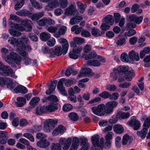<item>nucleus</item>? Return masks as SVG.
<instances>
[{
    "label": "nucleus",
    "instance_id": "1",
    "mask_svg": "<svg viewBox=\"0 0 150 150\" xmlns=\"http://www.w3.org/2000/svg\"><path fill=\"white\" fill-rule=\"evenodd\" d=\"M125 74L124 78L120 76L118 78L119 82H122L124 81L125 79L128 81H131L132 79V76L134 73L132 71L129 70V69L127 67H120L117 69L113 70V72L110 74V76L115 80H116L118 75L120 74Z\"/></svg>",
    "mask_w": 150,
    "mask_h": 150
},
{
    "label": "nucleus",
    "instance_id": "2",
    "mask_svg": "<svg viewBox=\"0 0 150 150\" xmlns=\"http://www.w3.org/2000/svg\"><path fill=\"white\" fill-rule=\"evenodd\" d=\"M59 142L61 144L63 150H77L79 145V141L77 137H74L72 140L71 138L69 137L67 139L61 138Z\"/></svg>",
    "mask_w": 150,
    "mask_h": 150
},
{
    "label": "nucleus",
    "instance_id": "3",
    "mask_svg": "<svg viewBox=\"0 0 150 150\" xmlns=\"http://www.w3.org/2000/svg\"><path fill=\"white\" fill-rule=\"evenodd\" d=\"M58 42L62 44V49L61 47L57 46L55 47L54 49L51 48L50 50V57L53 58L55 55L59 56L62 54L65 55L67 53L69 47L67 40L64 38H61L58 39Z\"/></svg>",
    "mask_w": 150,
    "mask_h": 150
},
{
    "label": "nucleus",
    "instance_id": "4",
    "mask_svg": "<svg viewBox=\"0 0 150 150\" xmlns=\"http://www.w3.org/2000/svg\"><path fill=\"white\" fill-rule=\"evenodd\" d=\"M111 108L105 104H101L97 106H94L91 108V110L93 114L100 116H104L105 114H110L113 110Z\"/></svg>",
    "mask_w": 150,
    "mask_h": 150
},
{
    "label": "nucleus",
    "instance_id": "5",
    "mask_svg": "<svg viewBox=\"0 0 150 150\" xmlns=\"http://www.w3.org/2000/svg\"><path fill=\"white\" fill-rule=\"evenodd\" d=\"M91 142L95 150H100L103 146L104 139L103 137H100L98 135H95L91 138Z\"/></svg>",
    "mask_w": 150,
    "mask_h": 150
},
{
    "label": "nucleus",
    "instance_id": "6",
    "mask_svg": "<svg viewBox=\"0 0 150 150\" xmlns=\"http://www.w3.org/2000/svg\"><path fill=\"white\" fill-rule=\"evenodd\" d=\"M10 59V60L13 61L17 64L20 65L21 64L22 58L18 54L15 52H11L9 55H8L6 57L4 58V59Z\"/></svg>",
    "mask_w": 150,
    "mask_h": 150
},
{
    "label": "nucleus",
    "instance_id": "7",
    "mask_svg": "<svg viewBox=\"0 0 150 150\" xmlns=\"http://www.w3.org/2000/svg\"><path fill=\"white\" fill-rule=\"evenodd\" d=\"M13 70L10 67L5 66L0 62V75L5 76H8L12 72Z\"/></svg>",
    "mask_w": 150,
    "mask_h": 150
},
{
    "label": "nucleus",
    "instance_id": "8",
    "mask_svg": "<svg viewBox=\"0 0 150 150\" xmlns=\"http://www.w3.org/2000/svg\"><path fill=\"white\" fill-rule=\"evenodd\" d=\"M20 50V49L18 48V52L23 57V59L25 64L26 65L29 64L31 62V59L28 57V53L25 51H23Z\"/></svg>",
    "mask_w": 150,
    "mask_h": 150
},
{
    "label": "nucleus",
    "instance_id": "9",
    "mask_svg": "<svg viewBox=\"0 0 150 150\" xmlns=\"http://www.w3.org/2000/svg\"><path fill=\"white\" fill-rule=\"evenodd\" d=\"M50 2L45 7V10L46 11H51L56 8L59 4L58 0H49Z\"/></svg>",
    "mask_w": 150,
    "mask_h": 150
},
{
    "label": "nucleus",
    "instance_id": "10",
    "mask_svg": "<svg viewBox=\"0 0 150 150\" xmlns=\"http://www.w3.org/2000/svg\"><path fill=\"white\" fill-rule=\"evenodd\" d=\"M57 30H58V32L54 34V36L57 38H58L61 35L65 34L67 31V27L65 26H62L60 24H58L57 25Z\"/></svg>",
    "mask_w": 150,
    "mask_h": 150
},
{
    "label": "nucleus",
    "instance_id": "11",
    "mask_svg": "<svg viewBox=\"0 0 150 150\" xmlns=\"http://www.w3.org/2000/svg\"><path fill=\"white\" fill-rule=\"evenodd\" d=\"M65 129V127L60 125L53 131L52 134L54 136H57L59 134H62L64 133Z\"/></svg>",
    "mask_w": 150,
    "mask_h": 150
},
{
    "label": "nucleus",
    "instance_id": "12",
    "mask_svg": "<svg viewBox=\"0 0 150 150\" xmlns=\"http://www.w3.org/2000/svg\"><path fill=\"white\" fill-rule=\"evenodd\" d=\"M65 13L68 16L72 15L74 16L78 15L79 12L73 5H71L66 9Z\"/></svg>",
    "mask_w": 150,
    "mask_h": 150
},
{
    "label": "nucleus",
    "instance_id": "13",
    "mask_svg": "<svg viewBox=\"0 0 150 150\" xmlns=\"http://www.w3.org/2000/svg\"><path fill=\"white\" fill-rule=\"evenodd\" d=\"M129 125L130 126L133 127L134 130H137L140 127L139 122L136 119V117H135L132 118L131 120L129 122Z\"/></svg>",
    "mask_w": 150,
    "mask_h": 150
},
{
    "label": "nucleus",
    "instance_id": "14",
    "mask_svg": "<svg viewBox=\"0 0 150 150\" xmlns=\"http://www.w3.org/2000/svg\"><path fill=\"white\" fill-rule=\"evenodd\" d=\"M51 84L49 86V89L46 92V94L48 95L54 93V90L57 83V81L55 80L53 81H51Z\"/></svg>",
    "mask_w": 150,
    "mask_h": 150
},
{
    "label": "nucleus",
    "instance_id": "15",
    "mask_svg": "<svg viewBox=\"0 0 150 150\" xmlns=\"http://www.w3.org/2000/svg\"><path fill=\"white\" fill-rule=\"evenodd\" d=\"M128 56L130 59L136 61L139 60V53L136 52L134 50H132L129 52Z\"/></svg>",
    "mask_w": 150,
    "mask_h": 150
},
{
    "label": "nucleus",
    "instance_id": "16",
    "mask_svg": "<svg viewBox=\"0 0 150 150\" xmlns=\"http://www.w3.org/2000/svg\"><path fill=\"white\" fill-rule=\"evenodd\" d=\"M81 145L82 147L80 150H88L90 146L88 140L86 138H82L81 139Z\"/></svg>",
    "mask_w": 150,
    "mask_h": 150
},
{
    "label": "nucleus",
    "instance_id": "17",
    "mask_svg": "<svg viewBox=\"0 0 150 150\" xmlns=\"http://www.w3.org/2000/svg\"><path fill=\"white\" fill-rule=\"evenodd\" d=\"M44 14V12L43 11H41L30 15L29 16V18H30L33 21H36L43 16Z\"/></svg>",
    "mask_w": 150,
    "mask_h": 150
},
{
    "label": "nucleus",
    "instance_id": "18",
    "mask_svg": "<svg viewBox=\"0 0 150 150\" xmlns=\"http://www.w3.org/2000/svg\"><path fill=\"white\" fill-rule=\"evenodd\" d=\"M21 23L27 28L28 31H31L32 29L31 24L33 23L31 21L28 19H26L21 21Z\"/></svg>",
    "mask_w": 150,
    "mask_h": 150
},
{
    "label": "nucleus",
    "instance_id": "19",
    "mask_svg": "<svg viewBox=\"0 0 150 150\" xmlns=\"http://www.w3.org/2000/svg\"><path fill=\"white\" fill-rule=\"evenodd\" d=\"M64 81V79L61 80L58 82L57 88L60 91V93L64 95H66L67 94V92L65 89L63 85V83L62 81Z\"/></svg>",
    "mask_w": 150,
    "mask_h": 150
},
{
    "label": "nucleus",
    "instance_id": "20",
    "mask_svg": "<svg viewBox=\"0 0 150 150\" xmlns=\"http://www.w3.org/2000/svg\"><path fill=\"white\" fill-rule=\"evenodd\" d=\"M133 140V139L132 137H130L128 134H126L123 137L122 144L124 145L127 144L129 145L131 144Z\"/></svg>",
    "mask_w": 150,
    "mask_h": 150
},
{
    "label": "nucleus",
    "instance_id": "21",
    "mask_svg": "<svg viewBox=\"0 0 150 150\" xmlns=\"http://www.w3.org/2000/svg\"><path fill=\"white\" fill-rule=\"evenodd\" d=\"M9 25L10 28L13 29H14L21 31H23L24 30V28L22 27L21 25L15 24L12 21L9 22Z\"/></svg>",
    "mask_w": 150,
    "mask_h": 150
},
{
    "label": "nucleus",
    "instance_id": "22",
    "mask_svg": "<svg viewBox=\"0 0 150 150\" xmlns=\"http://www.w3.org/2000/svg\"><path fill=\"white\" fill-rule=\"evenodd\" d=\"M92 70L89 68L85 67L84 68H82L80 71V73L78 75V76L79 77H81L82 74H86L88 76H91V73H92Z\"/></svg>",
    "mask_w": 150,
    "mask_h": 150
},
{
    "label": "nucleus",
    "instance_id": "23",
    "mask_svg": "<svg viewBox=\"0 0 150 150\" xmlns=\"http://www.w3.org/2000/svg\"><path fill=\"white\" fill-rule=\"evenodd\" d=\"M14 91L16 93H20L23 94H25L27 92L28 90L24 86L19 85L14 89Z\"/></svg>",
    "mask_w": 150,
    "mask_h": 150
},
{
    "label": "nucleus",
    "instance_id": "24",
    "mask_svg": "<svg viewBox=\"0 0 150 150\" xmlns=\"http://www.w3.org/2000/svg\"><path fill=\"white\" fill-rule=\"evenodd\" d=\"M47 112V110L45 106L42 107H37L35 109L36 114L38 115H40Z\"/></svg>",
    "mask_w": 150,
    "mask_h": 150
},
{
    "label": "nucleus",
    "instance_id": "25",
    "mask_svg": "<svg viewBox=\"0 0 150 150\" xmlns=\"http://www.w3.org/2000/svg\"><path fill=\"white\" fill-rule=\"evenodd\" d=\"M37 144L38 146L40 148H45L49 146L50 143L46 139H44L38 142Z\"/></svg>",
    "mask_w": 150,
    "mask_h": 150
},
{
    "label": "nucleus",
    "instance_id": "26",
    "mask_svg": "<svg viewBox=\"0 0 150 150\" xmlns=\"http://www.w3.org/2000/svg\"><path fill=\"white\" fill-rule=\"evenodd\" d=\"M76 4L78 7V10L79 12L81 13H83L87 7L86 5L85 4H83L79 1L77 2Z\"/></svg>",
    "mask_w": 150,
    "mask_h": 150
},
{
    "label": "nucleus",
    "instance_id": "27",
    "mask_svg": "<svg viewBox=\"0 0 150 150\" xmlns=\"http://www.w3.org/2000/svg\"><path fill=\"white\" fill-rule=\"evenodd\" d=\"M40 98L38 97H35L32 99L30 102V109L36 106L40 100Z\"/></svg>",
    "mask_w": 150,
    "mask_h": 150
},
{
    "label": "nucleus",
    "instance_id": "28",
    "mask_svg": "<svg viewBox=\"0 0 150 150\" xmlns=\"http://www.w3.org/2000/svg\"><path fill=\"white\" fill-rule=\"evenodd\" d=\"M17 102H16V104L18 107H21L24 105L26 102V100L25 98L19 97L17 98Z\"/></svg>",
    "mask_w": 150,
    "mask_h": 150
},
{
    "label": "nucleus",
    "instance_id": "29",
    "mask_svg": "<svg viewBox=\"0 0 150 150\" xmlns=\"http://www.w3.org/2000/svg\"><path fill=\"white\" fill-rule=\"evenodd\" d=\"M83 19L81 16H76L73 17L70 20V23L72 25L78 24Z\"/></svg>",
    "mask_w": 150,
    "mask_h": 150
},
{
    "label": "nucleus",
    "instance_id": "30",
    "mask_svg": "<svg viewBox=\"0 0 150 150\" xmlns=\"http://www.w3.org/2000/svg\"><path fill=\"white\" fill-rule=\"evenodd\" d=\"M45 122L49 125L50 127L53 129L57 125L58 120L53 119H49L46 120Z\"/></svg>",
    "mask_w": 150,
    "mask_h": 150
},
{
    "label": "nucleus",
    "instance_id": "31",
    "mask_svg": "<svg viewBox=\"0 0 150 150\" xmlns=\"http://www.w3.org/2000/svg\"><path fill=\"white\" fill-rule=\"evenodd\" d=\"M113 129L114 131L117 134H120L124 131L123 127L119 124L115 125L113 127Z\"/></svg>",
    "mask_w": 150,
    "mask_h": 150
},
{
    "label": "nucleus",
    "instance_id": "32",
    "mask_svg": "<svg viewBox=\"0 0 150 150\" xmlns=\"http://www.w3.org/2000/svg\"><path fill=\"white\" fill-rule=\"evenodd\" d=\"M147 131L148 129L144 127L141 131H137V134L138 136L142 139H143L145 137Z\"/></svg>",
    "mask_w": 150,
    "mask_h": 150
},
{
    "label": "nucleus",
    "instance_id": "33",
    "mask_svg": "<svg viewBox=\"0 0 150 150\" xmlns=\"http://www.w3.org/2000/svg\"><path fill=\"white\" fill-rule=\"evenodd\" d=\"M50 104L48 106H45L47 112H53L55 111L58 109V107L57 105L50 103Z\"/></svg>",
    "mask_w": 150,
    "mask_h": 150
},
{
    "label": "nucleus",
    "instance_id": "34",
    "mask_svg": "<svg viewBox=\"0 0 150 150\" xmlns=\"http://www.w3.org/2000/svg\"><path fill=\"white\" fill-rule=\"evenodd\" d=\"M150 53V47H144L143 50L140 52V56L141 59H142L146 54Z\"/></svg>",
    "mask_w": 150,
    "mask_h": 150
},
{
    "label": "nucleus",
    "instance_id": "35",
    "mask_svg": "<svg viewBox=\"0 0 150 150\" xmlns=\"http://www.w3.org/2000/svg\"><path fill=\"white\" fill-rule=\"evenodd\" d=\"M83 28L81 27H79L77 25H74L71 28V31H74V33L76 34H79L82 32Z\"/></svg>",
    "mask_w": 150,
    "mask_h": 150
},
{
    "label": "nucleus",
    "instance_id": "36",
    "mask_svg": "<svg viewBox=\"0 0 150 150\" xmlns=\"http://www.w3.org/2000/svg\"><path fill=\"white\" fill-rule=\"evenodd\" d=\"M117 116L120 119H127L130 116V113L129 112L124 113L122 112L118 113Z\"/></svg>",
    "mask_w": 150,
    "mask_h": 150
},
{
    "label": "nucleus",
    "instance_id": "37",
    "mask_svg": "<svg viewBox=\"0 0 150 150\" xmlns=\"http://www.w3.org/2000/svg\"><path fill=\"white\" fill-rule=\"evenodd\" d=\"M8 42L12 45H16L18 48V46H19V41L18 39L15 38L13 37H10L9 38L8 41Z\"/></svg>",
    "mask_w": 150,
    "mask_h": 150
},
{
    "label": "nucleus",
    "instance_id": "38",
    "mask_svg": "<svg viewBox=\"0 0 150 150\" xmlns=\"http://www.w3.org/2000/svg\"><path fill=\"white\" fill-rule=\"evenodd\" d=\"M87 64L90 66L94 67H98L101 65L100 63L96 60H91L87 62Z\"/></svg>",
    "mask_w": 150,
    "mask_h": 150
},
{
    "label": "nucleus",
    "instance_id": "39",
    "mask_svg": "<svg viewBox=\"0 0 150 150\" xmlns=\"http://www.w3.org/2000/svg\"><path fill=\"white\" fill-rule=\"evenodd\" d=\"M50 98V102H49V103H52V104L57 105L58 104L57 102L58 101V99L57 97L53 95H50L49 96Z\"/></svg>",
    "mask_w": 150,
    "mask_h": 150
},
{
    "label": "nucleus",
    "instance_id": "40",
    "mask_svg": "<svg viewBox=\"0 0 150 150\" xmlns=\"http://www.w3.org/2000/svg\"><path fill=\"white\" fill-rule=\"evenodd\" d=\"M104 20L106 23L109 24L111 25H112L114 23V20L112 18V16L110 15H109L105 16Z\"/></svg>",
    "mask_w": 150,
    "mask_h": 150
},
{
    "label": "nucleus",
    "instance_id": "41",
    "mask_svg": "<svg viewBox=\"0 0 150 150\" xmlns=\"http://www.w3.org/2000/svg\"><path fill=\"white\" fill-rule=\"evenodd\" d=\"M40 38L43 41H46L48 40L50 37L49 33L46 32H43L40 34Z\"/></svg>",
    "mask_w": 150,
    "mask_h": 150
},
{
    "label": "nucleus",
    "instance_id": "42",
    "mask_svg": "<svg viewBox=\"0 0 150 150\" xmlns=\"http://www.w3.org/2000/svg\"><path fill=\"white\" fill-rule=\"evenodd\" d=\"M107 105H108L111 109L113 111L114 108L116 107L118 105V103L115 100L112 101H109L107 102L106 103Z\"/></svg>",
    "mask_w": 150,
    "mask_h": 150
},
{
    "label": "nucleus",
    "instance_id": "43",
    "mask_svg": "<svg viewBox=\"0 0 150 150\" xmlns=\"http://www.w3.org/2000/svg\"><path fill=\"white\" fill-rule=\"evenodd\" d=\"M106 90L110 92H114L116 91L117 87L114 84H107L105 86Z\"/></svg>",
    "mask_w": 150,
    "mask_h": 150
},
{
    "label": "nucleus",
    "instance_id": "44",
    "mask_svg": "<svg viewBox=\"0 0 150 150\" xmlns=\"http://www.w3.org/2000/svg\"><path fill=\"white\" fill-rule=\"evenodd\" d=\"M144 66L146 67H150V54L146 56L143 59Z\"/></svg>",
    "mask_w": 150,
    "mask_h": 150
},
{
    "label": "nucleus",
    "instance_id": "45",
    "mask_svg": "<svg viewBox=\"0 0 150 150\" xmlns=\"http://www.w3.org/2000/svg\"><path fill=\"white\" fill-rule=\"evenodd\" d=\"M28 42V39L27 36H24L22 37L20 40L19 46H22V45H25Z\"/></svg>",
    "mask_w": 150,
    "mask_h": 150
},
{
    "label": "nucleus",
    "instance_id": "46",
    "mask_svg": "<svg viewBox=\"0 0 150 150\" xmlns=\"http://www.w3.org/2000/svg\"><path fill=\"white\" fill-rule=\"evenodd\" d=\"M6 83L7 87L11 90L14 87L13 85V82L10 78H6Z\"/></svg>",
    "mask_w": 150,
    "mask_h": 150
},
{
    "label": "nucleus",
    "instance_id": "47",
    "mask_svg": "<svg viewBox=\"0 0 150 150\" xmlns=\"http://www.w3.org/2000/svg\"><path fill=\"white\" fill-rule=\"evenodd\" d=\"M126 41V39L124 38H120L115 42V44L117 46H121L125 44Z\"/></svg>",
    "mask_w": 150,
    "mask_h": 150
},
{
    "label": "nucleus",
    "instance_id": "48",
    "mask_svg": "<svg viewBox=\"0 0 150 150\" xmlns=\"http://www.w3.org/2000/svg\"><path fill=\"white\" fill-rule=\"evenodd\" d=\"M8 32L10 35L14 37L19 36L21 35V32L15 30L13 29H9Z\"/></svg>",
    "mask_w": 150,
    "mask_h": 150
},
{
    "label": "nucleus",
    "instance_id": "49",
    "mask_svg": "<svg viewBox=\"0 0 150 150\" xmlns=\"http://www.w3.org/2000/svg\"><path fill=\"white\" fill-rule=\"evenodd\" d=\"M92 35L95 37H99L101 35L102 33L97 28H93L91 32Z\"/></svg>",
    "mask_w": 150,
    "mask_h": 150
},
{
    "label": "nucleus",
    "instance_id": "50",
    "mask_svg": "<svg viewBox=\"0 0 150 150\" xmlns=\"http://www.w3.org/2000/svg\"><path fill=\"white\" fill-rule=\"evenodd\" d=\"M69 116L71 120L73 121H76L79 119V116L76 113L71 112L69 115Z\"/></svg>",
    "mask_w": 150,
    "mask_h": 150
},
{
    "label": "nucleus",
    "instance_id": "51",
    "mask_svg": "<svg viewBox=\"0 0 150 150\" xmlns=\"http://www.w3.org/2000/svg\"><path fill=\"white\" fill-rule=\"evenodd\" d=\"M99 96L104 99L110 98V93L107 91H105L99 94Z\"/></svg>",
    "mask_w": 150,
    "mask_h": 150
},
{
    "label": "nucleus",
    "instance_id": "52",
    "mask_svg": "<svg viewBox=\"0 0 150 150\" xmlns=\"http://www.w3.org/2000/svg\"><path fill=\"white\" fill-rule=\"evenodd\" d=\"M19 48L20 49V50L25 51L24 50H26L28 51H29L31 50V47L29 45H22V46H18V48H17V50L18 51V49Z\"/></svg>",
    "mask_w": 150,
    "mask_h": 150
},
{
    "label": "nucleus",
    "instance_id": "53",
    "mask_svg": "<svg viewBox=\"0 0 150 150\" xmlns=\"http://www.w3.org/2000/svg\"><path fill=\"white\" fill-rule=\"evenodd\" d=\"M72 108L73 106L67 103L63 106L62 109L64 111L68 112L72 109Z\"/></svg>",
    "mask_w": 150,
    "mask_h": 150
},
{
    "label": "nucleus",
    "instance_id": "54",
    "mask_svg": "<svg viewBox=\"0 0 150 150\" xmlns=\"http://www.w3.org/2000/svg\"><path fill=\"white\" fill-rule=\"evenodd\" d=\"M120 59L124 62H128L129 61L128 56L125 52H124L121 54Z\"/></svg>",
    "mask_w": 150,
    "mask_h": 150
},
{
    "label": "nucleus",
    "instance_id": "55",
    "mask_svg": "<svg viewBox=\"0 0 150 150\" xmlns=\"http://www.w3.org/2000/svg\"><path fill=\"white\" fill-rule=\"evenodd\" d=\"M73 40L75 43L78 44H82L84 42V39L81 38L75 37Z\"/></svg>",
    "mask_w": 150,
    "mask_h": 150
},
{
    "label": "nucleus",
    "instance_id": "56",
    "mask_svg": "<svg viewBox=\"0 0 150 150\" xmlns=\"http://www.w3.org/2000/svg\"><path fill=\"white\" fill-rule=\"evenodd\" d=\"M97 55L96 53L94 52H93L89 54H87L84 57L86 60H88L94 58Z\"/></svg>",
    "mask_w": 150,
    "mask_h": 150
},
{
    "label": "nucleus",
    "instance_id": "57",
    "mask_svg": "<svg viewBox=\"0 0 150 150\" xmlns=\"http://www.w3.org/2000/svg\"><path fill=\"white\" fill-rule=\"evenodd\" d=\"M24 3V0H20L19 2H18L15 5L14 7L15 9L18 11L20 8H21L23 5Z\"/></svg>",
    "mask_w": 150,
    "mask_h": 150
},
{
    "label": "nucleus",
    "instance_id": "58",
    "mask_svg": "<svg viewBox=\"0 0 150 150\" xmlns=\"http://www.w3.org/2000/svg\"><path fill=\"white\" fill-rule=\"evenodd\" d=\"M43 129L44 132H50L53 129L45 122L44 123Z\"/></svg>",
    "mask_w": 150,
    "mask_h": 150
},
{
    "label": "nucleus",
    "instance_id": "59",
    "mask_svg": "<svg viewBox=\"0 0 150 150\" xmlns=\"http://www.w3.org/2000/svg\"><path fill=\"white\" fill-rule=\"evenodd\" d=\"M136 33V31L134 29L129 30L127 32H126L125 33V36L128 37L131 36Z\"/></svg>",
    "mask_w": 150,
    "mask_h": 150
},
{
    "label": "nucleus",
    "instance_id": "60",
    "mask_svg": "<svg viewBox=\"0 0 150 150\" xmlns=\"http://www.w3.org/2000/svg\"><path fill=\"white\" fill-rule=\"evenodd\" d=\"M150 126V117L147 118L143 124V127L148 129Z\"/></svg>",
    "mask_w": 150,
    "mask_h": 150
},
{
    "label": "nucleus",
    "instance_id": "61",
    "mask_svg": "<svg viewBox=\"0 0 150 150\" xmlns=\"http://www.w3.org/2000/svg\"><path fill=\"white\" fill-rule=\"evenodd\" d=\"M51 149V150H61V147L60 144L56 143L52 144Z\"/></svg>",
    "mask_w": 150,
    "mask_h": 150
},
{
    "label": "nucleus",
    "instance_id": "62",
    "mask_svg": "<svg viewBox=\"0 0 150 150\" xmlns=\"http://www.w3.org/2000/svg\"><path fill=\"white\" fill-rule=\"evenodd\" d=\"M119 97V94L118 93L114 92L112 94H110V100H116Z\"/></svg>",
    "mask_w": 150,
    "mask_h": 150
},
{
    "label": "nucleus",
    "instance_id": "63",
    "mask_svg": "<svg viewBox=\"0 0 150 150\" xmlns=\"http://www.w3.org/2000/svg\"><path fill=\"white\" fill-rule=\"evenodd\" d=\"M10 19L18 22H19L21 21V19L20 18H19L16 15L13 14H10Z\"/></svg>",
    "mask_w": 150,
    "mask_h": 150
},
{
    "label": "nucleus",
    "instance_id": "64",
    "mask_svg": "<svg viewBox=\"0 0 150 150\" xmlns=\"http://www.w3.org/2000/svg\"><path fill=\"white\" fill-rule=\"evenodd\" d=\"M136 18V15L134 14L132 15L129 16L128 18V20L131 23L135 24Z\"/></svg>",
    "mask_w": 150,
    "mask_h": 150
}]
</instances>
